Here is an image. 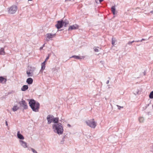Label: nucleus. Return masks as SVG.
<instances>
[{
    "mask_svg": "<svg viewBox=\"0 0 153 153\" xmlns=\"http://www.w3.org/2000/svg\"><path fill=\"white\" fill-rule=\"evenodd\" d=\"M29 105L33 111L35 112H38L39 111L40 104L33 99H31L29 102Z\"/></svg>",
    "mask_w": 153,
    "mask_h": 153,
    "instance_id": "nucleus-1",
    "label": "nucleus"
},
{
    "mask_svg": "<svg viewBox=\"0 0 153 153\" xmlns=\"http://www.w3.org/2000/svg\"><path fill=\"white\" fill-rule=\"evenodd\" d=\"M52 128L54 132L58 134H62L63 132V127L62 124L60 123H54L53 125Z\"/></svg>",
    "mask_w": 153,
    "mask_h": 153,
    "instance_id": "nucleus-2",
    "label": "nucleus"
},
{
    "mask_svg": "<svg viewBox=\"0 0 153 153\" xmlns=\"http://www.w3.org/2000/svg\"><path fill=\"white\" fill-rule=\"evenodd\" d=\"M85 123L88 126L92 128H95L97 126V123L94 119L86 120Z\"/></svg>",
    "mask_w": 153,
    "mask_h": 153,
    "instance_id": "nucleus-3",
    "label": "nucleus"
},
{
    "mask_svg": "<svg viewBox=\"0 0 153 153\" xmlns=\"http://www.w3.org/2000/svg\"><path fill=\"white\" fill-rule=\"evenodd\" d=\"M17 10V7L15 5H12L8 8V12L9 13L13 14L15 13Z\"/></svg>",
    "mask_w": 153,
    "mask_h": 153,
    "instance_id": "nucleus-4",
    "label": "nucleus"
},
{
    "mask_svg": "<svg viewBox=\"0 0 153 153\" xmlns=\"http://www.w3.org/2000/svg\"><path fill=\"white\" fill-rule=\"evenodd\" d=\"M35 68L30 67L27 71L26 73L28 77L32 76L33 74V72L35 71Z\"/></svg>",
    "mask_w": 153,
    "mask_h": 153,
    "instance_id": "nucleus-5",
    "label": "nucleus"
},
{
    "mask_svg": "<svg viewBox=\"0 0 153 153\" xmlns=\"http://www.w3.org/2000/svg\"><path fill=\"white\" fill-rule=\"evenodd\" d=\"M46 40L48 42L50 40H52L53 38L56 36V34L55 33H48L46 34Z\"/></svg>",
    "mask_w": 153,
    "mask_h": 153,
    "instance_id": "nucleus-6",
    "label": "nucleus"
},
{
    "mask_svg": "<svg viewBox=\"0 0 153 153\" xmlns=\"http://www.w3.org/2000/svg\"><path fill=\"white\" fill-rule=\"evenodd\" d=\"M19 103L21 107L23 108V109H27L28 106L27 103L26 101L22 99L21 101L19 102Z\"/></svg>",
    "mask_w": 153,
    "mask_h": 153,
    "instance_id": "nucleus-7",
    "label": "nucleus"
},
{
    "mask_svg": "<svg viewBox=\"0 0 153 153\" xmlns=\"http://www.w3.org/2000/svg\"><path fill=\"white\" fill-rule=\"evenodd\" d=\"M63 21H59L57 22V24L55 25L58 29H59L62 27L63 25Z\"/></svg>",
    "mask_w": 153,
    "mask_h": 153,
    "instance_id": "nucleus-8",
    "label": "nucleus"
},
{
    "mask_svg": "<svg viewBox=\"0 0 153 153\" xmlns=\"http://www.w3.org/2000/svg\"><path fill=\"white\" fill-rule=\"evenodd\" d=\"M53 116L52 115H49L47 117V119L48 120V124H50L53 121Z\"/></svg>",
    "mask_w": 153,
    "mask_h": 153,
    "instance_id": "nucleus-9",
    "label": "nucleus"
},
{
    "mask_svg": "<svg viewBox=\"0 0 153 153\" xmlns=\"http://www.w3.org/2000/svg\"><path fill=\"white\" fill-rule=\"evenodd\" d=\"M78 26L77 25L75 24L71 26H70L68 29V31H71L73 30H75L78 29Z\"/></svg>",
    "mask_w": 153,
    "mask_h": 153,
    "instance_id": "nucleus-10",
    "label": "nucleus"
},
{
    "mask_svg": "<svg viewBox=\"0 0 153 153\" xmlns=\"http://www.w3.org/2000/svg\"><path fill=\"white\" fill-rule=\"evenodd\" d=\"M18 137L21 140H23L24 139V136L20 133V131H18L17 133Z\"/></svg>",
    "mask_w": 153,
    "mask_h": 153,
    "instance_id": "nucleus-11",
    "label": "nucleus"
},
{
    "mask_svg": "<svg viewBox=\"0 0 153 153\" xmlns=\"http://www.w3.org/2000/svg\"><path fill=\"white\" fill-rule=\"evenodd\" d=\"M84 56H82L81 57L79 56H78L74 55L72 56L71 58H74L76 59H83L84 58Z\"/></svg>",
    "mask_w": 153,
    "mask_h": 153,
    "instance_id": "nucleus-12",
    "label": "nucleus"
},
{
    "mask_svg": "<svg viewBox=\"0 0 153 153\" xmlns=\"http://www.w3.org/2000/svg\"><path fill=\"white\" fill-rule=\"evenodd\" d=\"M7 79L2 76H0V82L1 83H4L6 82Z\"/></svg>",
    "mask_w": 153,
    "mask_h": 153,
    "instance_id": "nucleus-13",
    "label": "nucleus"
},
{
    "mask_svg": "<svg viewBox=\"0 0 153 153\" xmlns=\"http://www.w3.org/2000/svg\"><path fill=\"white\" fill-rule=\"evenodd\" d=\"M20 143L21 145L23 146L24 148H26L27 147V144L23 140H20Z\"/></svg>",
    "mask_w": 153,
    "mask_h": 153,
    "instance_id": "nucleus-14",
    "label": "nucleus"
},
{
    "mask_svg": "<svg viewBox=\"0 0 153 153\" xmlns=\"http://www.w3.org/2000/svg\"><path fill=\"white\" fill-rule=\"evenodd\" d=\"M26 82L28 84H31L33 82V79L31 78H29L27 79Z\"/></svg>",
    "mask_w": 153,
    "mask_h": 153,
    "instance_id": "nucleus-15",
    "label": "nucleus"
},
{
    "mask_svg": "<svg viewBox=\"0 0 153 153\" xmlns=\"http://www.w3.org/2000/svg\"><path fill=\"white\" fill-rule=\"evenodd\" d=\"M19 109V107H18L17 105H14L12 108V110L14 112H15Z\"/></svg>",
    "mask_w": 153,
    "mask_h": 153,
    "instance_id": "nucleus-16",
    "label": "nucleus"
},
{
    "mask_svg": "<svg viewBox=\"0 0 153 153\" xmlns=\"http://www.w3.org/2000/svg\"><path fill=\"white\" fill-rule=\"evenodd\" d=\"M28 87L27 85H24L21 88V90L22 91H25L28 89Z\"/></svg>",
    "mask_w": 153,
    "mask_h": 153,
    "instance_id": "nucleus-17",
    "label": "nucleus"
},
{
    "mask_svg": "<svg viewBox=\"0 0 153 153\" xmlns=\"http://www.w3.org/2000/svg\"><path fill=\"white\" fill-rule=\"evenodd\" d=\"M41 70L40 71V72H41L42 73V70L45 69V64H44V63H42L41 64Z\"/></svg>",
    "mask_w": 153,
    "mask_h": 153,
    "instance_id": "nucleus-18",
    "label": "nucleus"
},
{
    "mask_svg": "<svg viewBox=\"0 0 153 153\" xmlns=\"http://www.w3.org/2000/svg\"><path fill=\"white\" fill-rule=\"evenodd\" d=\"M59 118L58 117H55L54 118L53 117V122L54 123H59Z\"/></svg>",
    "mask_w": 153,
    "mask_h": 153,
    "instance_id": "nucleus-19",
    "label": "nucleus"
},
{
    "mask_svg": "<svg viewBox=\"0 0 153 153\" xmlns=\"http://www.w3.org/2000/svg\"><path fill=\"white\" fill-rule=\"evenodd\" d=\"M5 52L4 48H1L0 50V55H4Z\"/></svg>",
    "mask_w": 153,
    "mask_h": 153,
    "instance_id": "nucleus-20",
    "label": "nucleus"
},
{
    "mask_svg": "<svg viewBox=\"0 0 153 153\" xmlns=\"http://www.w3.org/2000/svg\"><path fill=\"white\" fill-rule=\"evenodd\" d=\"M111 10L113 14H115V6H113L111 8Z\"/></svg>",
    "mask_w": 153,
    "mask_h": 153,
    "instance_id": "nucleus-21",
    "label": "nucleus"
},
{
    "mask_svg": "<svg viewBox=\"0 0 153 153\" xmlns=\"http://www.w3.org/2000/svg\"><path fill=\"white\" fill-rule=\"evenodd\" d=\"M144 118L143 117H140L139 118V120L140 123H142L144 121Z\"/></svg>",
    "mask_w": 153,
    "mask_h": 153,
    "instance_id": "nucleus-22",
    "label": "nucleus"
},
{
    "mask_svg": "<svg viewBox=\"0 0 153 153\" xmlns=\"http://www.w3.org/2000/svg\"><path fill=\"white\" fill-rule=\"evenodd\" d=\"M116 42V40L113 37L112 38V42L111 44L112 45H114V44L115 42Z\"/></svg>",
    "mask_w": 153,
    "mask_h": 153,
    "instance_id": "nucleus-23",
    "label": "nucleus"
},
{
    "mask_svg": "<svg viewBox=\"0 0 153 153\" xmlns=\"http://www.w3.org/2000/svg\"><path fill=\"white\" fill-rule=\"evenodd\" d=\"M63 25H64L65 27H66V25L69 23V22H65L63 21Z\"/></svg>",
    "mask_w": 153,
    "mask_h": 153,
    "instance_id": "nucleus-24",
    "label": "nucleus"
},
{
    "mask_svg": "<svg viewBox=\"0 0 153 153\" xmlns=\"http://www.w3.org/2000/svg\"><path fill=\"white\" fill-rule=\"evenodd\" d=\"M149 97L150 99L153 98V91H152L150 93L149 95Z\"/></svg>",
    "mask_w": 153,
    "mask_h": 153,
    "instance_id": "nucleus-25",
    "label": "nucleus"
},
{
    "mask_svg": "<svg viewBox=\"0 0 153 153\" xmlns=\"http://www.w3.org/2000/svg\"><path fill=\"white\" fill-rule=\"evenodd\" d=\"M134 42V41H133L131 42L129 41L128 42L127 44L131 45L132 43Z\"/></svg>",
    "mask_w": 153,
    "mask_h": 153,
    "instance_id": "nucleus-26",
    "label": "nucleus"
},
{
    "mask_svg": "<svg viewBox=\"0 0 153 153\" xmlns=\"http://www.w3.org/2000/svg\"><path fill=\"white\" fill-rule=\"evenodd\" d=\"M31 150L34 153H37V152L34 149L31 148Z\"/></svg>",
    "mask_w": 153,
    "mask_h": 153,
    "instance_id": "nucleus-27",
    "label": "nucleus"
},
{
    "mask_svg": "<svg viewBox=\"0 0 153 153\" xmlns=\"http://www.w3.org/2000/svg\"><path fill=\"white\" fill-rule=\"evenodd\" d=\"M117 106L118 108L119 109H120L121 108H123V106H119V105H117Z\"/></svg>",
    "mask_w": 153,
    "mask_h": 153,
    "instance_id": "nucleus-28",
    "label": "nucleus"
},
{
    "mask_svg": "<svg viewBox=\"0 0 153 153\" xmlns=\"http://www.w3.org/2000/svg\"><path fill=\"white\" fill-rule=\"evenodd\" d=\"M94 51L95 52H97L99 51L98 49L96 48H94Z\"/></svg>",
    "mask_w": 153,
    "mask_h": 153,
    "instance_id": "nucleus-29",
    "label": "nucleus"
},
{
    "mask_svg": "<svg viewBox=\"0 0 153 153\" xmlns=\"http://www.w3.org/2000/svg\"><path fill=\"white\" fill-rule=\"evenodd\" d=\"M151 151L152 152H153V144L152 145V146H151Z\"/></svg>",
    "mask_w": 153,
    "mask_h": 153,
    "instance_id": "nucleus-30",
    "label": "nucleus"
},
{
    "mask_svg": "<svg viewBox=\"0 0 153 153\" xmlns=\"http://www.w3.org/2000/svg\"><path fill=\"white\" fill-rule=\"evenodd\" d=\"M64 141V140L63 138L62 140L61 141V142H60L61 143V144L63 143Z\"/></svg>",
    "mask_w": 153,
    "mask_h": 153,
    "instance_id": "nucleus-31",
    "label": "nucleus"
},
{
    "mask_svg": "<svg viewBox=\"0 0 153 153\" xmlns=\"http://www.w3.org/2000/svg\"><path fill=\"white\" fill-rule=\"evenodd\" d=\"M5 123H6V125L7 126H8V123H7V121H6L5 122Z\"/></svg>",
    "mask_w": 153,
    "mask_h": 153,
    "instance_id": "nucleus-32",
    "label": "nucleus"
},
{
    "mask_svg": "<svg viewBox=\"0 0 153 153\" xmlns=\"http://www.w3.org/2000/svg\"><path fill=\"white\" fill-rule=\"evenodd\" d=\"M109 80H108L106 82V84H108L109 83Z\"/></svg>",
    "mask_w": 153,
    "mask_h": 153,
    "instance_id": "nucleus-33",
    "label": "nucleus"
},
{
    "mask_svg": "<svg viewBox=\"0 0 153 153\" xmlns=\"http://www.w3.org/2000/svg\"><path fill=\"white\" fill-rule=\"evenodd\" d=\"M140 42V40H137V41H134V42Z\"/></svg>",
    "mask_w": 153,
    "mask_h": 153,
    "instance_id": "nucleus-34",
    "label": "nucleus"
},
{
    "mask_svg": "<svg viewBox=\"0 0 153 153\" xmlns=\"http://www.w3.org/2000/svg\"><path fill=\"white\" fill-rule=\"evenodd\" d=\"M71 0H65V2H68V1H70Z\"/></svg>",
    "mask_w": 153,
    "mask_h": 153,
    "instance_id": "nucleus-35",
    "label": "nucleus"
},
{
    "mask_svg": "<svg viewBox=\"0 0 153 153\" xmlns=\"http://www.w3.org/2000/svg\"><path fill=\"white\" fill-rule=\"evenodd\" d=\"M146 40L145 39H142L141 40H140V42H142L143 41H144V40Z\"/></svg>",
    "mask_w": 153,
    "mask_h": 153,
    "instance_id": "nucleus-36",
    "label": "nucleus"
},
{
    "mask_svg": "<svg viewBox=\"0 0 153 153\" xmlns=\"http://www.w3.org/2000/svg\"><path fill=\"white\" fill-rule=\"evenodd\" d=\"M49 56H48L46 59H45V60L47 61V60H48V59H49Z\"/></svg>",
    "mask_w": 153,
    "mask_h": 153,
    "instance_id": "nucleus-37",
    "label": "nucleus"
},
{
    "mask_svg": "<svg viewBox=\"0 0 153 153\" xmlns=\"http://www.w3.org/2000/svg\"><path fill=\"white\" fill-rule=\"evenodd\" d=\"M43 48V47H41L40 48V50H42V49Z\"/></svg>",
    "mask_w": 153,
    "mask_h": 153,
    "instance_id": "nucleus-38",
    "label": "nucleus"
},
{
    "mask_svg": "<svg viewBox=\"0 0 153 153\" xmlns=\"http://www.w3.org/2000/svg\"><path fill=\"white\" fill-rule=\"evenodd\" d=\"M67 126H68L69 127H71V125H70L69 124H68L67 125Z\"/></svg>",
    "mask_w": 153,
    "mask_h": 153,
    "instance_id": "nucleus-39",
    "label": "nucleus"
},
{
    "mask_svg": "<svg viewBox=\"0 0 153 153\" xmlns=\"http://www.w3.org/2000/svg\"><path fill=\"white\" fill-rule=\"evenodd\" d=\"M100 62L102 63V64H103V61H100Z\"/></svg>",
    "mask_w": 153,
    "mask_h": 153,
    "instance_id": "nucleus-40",
    "label": "nucleus"
},
{
    "mask_svg": "<svg viewBox=\"0 0 153 153\" xmlns=\"http://www.w3.org/2000/svg\"><path fill=\"white\" fill-rule=\"evenodd\" d=\"M99 1H100V2H101L103 1V0H99Z\"/></svg>",
    "mask_w": 153,
    "mask_h": 153,
    "instance_id": "nucleus-41",
    "label": "nucleus"
},
{
    "mask_svg": "<svg viewBox=\"0 0 153 153\" xmlns=\"http://www.w3.org/2000/svg\"><path fill=\"white\" fill-rule=\"evenodd\" d=\"M143 74H144V75H145L146 74V72L145 71H144V72H143Z\"/></svg>",
    "mask_w": 153,
    "mask_h": 153,
    "instance_id": "nucleus-42",
    "label": "nucleus"
},
{
    "mask_svg": "<svg viewBox=\"0 0 153 153\" xmlns=\"http://www.w3.org/2000/svg\"><path fill=\"white\" fill-rule=\"evenodd\" d=\"M46 61L45 60V61L42 63H44V64H45V62H46Z\"/></svg>",
    "mask_w": 153,
    "mask_h": 153,
    "instance_id": "nucleus-43",
    "label": "nucleus"
},
{
    "mask_svg": "<svg viewBox=\"0 0 153 153\" xmlns=\"http://www.w3.org/2000/svg\"><path fill=\"white\" fill-rule=\"evenodd\" d=\"M45 44H44L43 45H42V47H44L45 46Z\"/></svg>",
    "mask_w": 153,
    "mask_h": 153,
    "instance_id": "nucleus-44",
    "label": "nucleus"
},
{
    "mask_svg": "<svg viewBox=\"0 0 153 153\" xmlns=\"http://www.w3.org/2000/svg\"><path fill=\"white\" fill-rule=\"evenodd\" d=\"M97 1H98V0H95V1H96L97 3Z\"/></svg>",
    "mask_w": 153,
    "mask_h": 153,
    "instance_id": "nucleus-45",
    "label": "nucleus"
},
{
    "mask_svg": "<svg viewBox=\"0 0 153 153\" xmlns=\"http://www.w3.org/2000/svg\"><path fill=\"white\" fill-rule=\"evenodd\" d=\"M108 78L109 79H111L110 78V77H109Z\"/></svg>",
    "mask_w": 153,
    "mask_h": 153,
    "instance_id": "nucleus-46",
    "label": "nucleus"
},
{
    "mask_svg": "<svg viewBox=\"0 0 153 153\" xmlns=\"http://www.w3.org/2000/svg\"><path fill=\"white\" fill-rule=\"evenodd\" d=\"M28 1H32V0H28Z\"/></svg>",
    "mask_w": 153,
    "mask_h": 153,
    "instance_id": "nucleus-47",
    "label": "nucleus"
},
{
    "mask_svg": "<svg viewBox=\"0 0 153 153\" xmlns=\"http://www.w3.org/2000/svg\"><path fill=\"white\" fill-rule=\"evenodd\" d=\"M151 13H152V11H151Z\"/></svg>",
    "mask_w": 153,
    "mask_h": 153,
    "instance_id": "nucleus-48",
    "label": "nucleus"
}]
</instances>
